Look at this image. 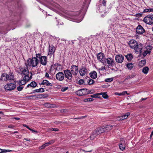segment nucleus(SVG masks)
Returning <instances> with one entry per match:
<instances>
[{
    "label": "nucleus",
    "instance_id": "45",
    "mask_svg": "<svg viewBox=\"0 0 153 153\" xmlns=\"http://www.w3.org/2000/svg\"><path fill=\"white\" fill-rule=\"evenodd\" d=\"M146 60L145 59H144L143 60H141L140 63V64L141 63V64H142V65H143L146 64Z\"/></svg>",
    "mask_w": 153,
    "mask_h": 153
},
{
    "label": "nucleus",
    "instance_id": "54",
    "mask_svg": "<svg viewBox=\"0 0 153 153\" xmlns=\"http://www.w3.org/2000/svg\"><path fill=\"white\" fill-rule=\"evenodd\" d=\"M45 76L46 78H49V75L48 73V72H46L45 73Z\"/></svg>",
    "mask_w": 153,
    "mask_h": 153
},
{
    "label": "nucleus",
    "instance_id": "56",
    "mask_svg": "<svg viewBox=\"0 0 153 153\" xmlns=\"http://www.w3.org/2000/svg\"><path fill=\"white\" fill-rule=\"evenodd\" d=\"M23 126L24 127H26L27 128H28L29 130L30 129V128L26 124H23Z\"/></svg>",
    "mask_w": 153,
    "mask_h": 153
},
{
    "label": "nucleus",
    "instance_id": "39",
    "mask_svg": "<svg viewBox=\"0 0 153 153\" xmlns=\"http://www.w3.org/2000/svg\"><path fill=\"white\" fill-rule=\"evenodd\" d=\"M93 99L92 98H88L85 99L84 100L85 102L87 101H92L93 100Z\"/></svg>",
    "mask_w": 153,
    "mask_h": 153
},
{
    "label": "nucleus",
    "instance_id": "5",
    "mask_svg": "<svg viewBox=\"0 0 153 153\" xmlns=\"http://www.w3.org/2000/svg\"><path fill=\"white\" fill-rule=\"evenodd\" d=\"M36 57L38 59V62L40 63L43 66L46 65L48 62L47 57L45 56H42L40 54H36Z\"/></svg>",
    "mask_w": 153,
    "mask_h": 153
},
{
    "label": "nucleus",
    "instance_id": "40",
    "mask_svg": "<svg viewBox=\"0 0 153 153\" xmlns=\"http://www.w3.org/2000/svg\"><path fill=\"white\" fill-rule=\"evenodd\" d=\"M44 105L45 107H48V108H50V107H51L50 104L49 103H45L44 104Z\"/></svg>",
    "mask_w": 153,
    "mask_h": 153
},
{
    "label": "nucleus",
    "instance_id": "44",
    "mask_svg": "<svg viewBox=\"0 0 153 153\" xmlns=\"http://www.w3.org/2000/svg\"><path fill=\"white\" fill-rule=\"evenodd\" d=\"M78 84L79 85H82L84 83V80L82 79H80L78 81Z\"/></svg>",
    "mask_w": 153,
    "mask_h": 153
},
{
    "label": "nucleus",
    "instance_id": "4",
    "mask_svg": "<svg viewBox=\"0 0 153 153\" xmlns=\"http://www.w3.org/2000/svg\"><path fill=\"white\" fill-rule=\"evenodd\" d=\"M28 67L26 66L23 68H21L20 69V70L22 75L24 76V77H27L29 79H31L32 77V74L29 72Z\"/></svg>",
    "mask_w": 153,
    "mask_h": 153
},
{
    "label": "nucleus",
    "instance_id": "51",
    "mask_svg": "<svg viewBox=\"0 0 153 153\" xmlns=\"http://www.w3.org/2000/svg\"><path fill=\"white\" fill-rule=\"evenodd\" d=\"M115 95H119V96H121L123 95L122 93H118V92H116L115 93Z\"/></svg>",
    "mask_w": 153,
    "mask_h": 153
},
{
    "label": "nucleus",
    "instance_id": "9",
    "mask_svg": "<svg viewBox=\"0 0 153 153\" xmlns=\"http://www.w3.org/2000/svg\"><path fill=\"white\" fill-rule=\"evenodd\" d=\"M64 73L65 77L67 79L71 80L73 78V75L71 72L70 70L68 69L64 70Z\"/></svg>",
    "mask_w": 153,
    "mask_h": 153
},
{
    "label": "nucleus",
    "instance_id": "52",
    "mask_svg": "<svg viewBox=\"0 0 153 153\" xmlns=\"http://www.w3.org/2000/svg\"><path fill=\"white\" fill-rule=\"evenodd\" d=\"M122 94L123 95H124L125 94H127V95H128L129 94L127 93V92L126 91H124L122 93Z\"/></svg>",
    "mask_w": 153,
    "mask_h": 153
},
{
    "label": "nucleus",
    "instance_id": "63",
    "mask_svg": "<svg viewBox=\"0 0 153 153\" xmlns=\"http://www.w3.org/2000/svg\"><path fill=\"white\" fill-rule=\"evenodd\" d=\"M2 152V150L0 149V153H1Z\"/></svg>",
    "mask_w": 153,
    "mask_h": 153
},
{
    "label": "nucleus",
    "instance_id": "28",
    "mask_svg": "<svg viewBox=\"0 0 153 153\" xmlns=\"http://www.w3.org/2000/svg\"><path fill=\"white\" fill-rule=\"evenodd\" d=\"M104 128L105 129V132H106L107 131L112 129V126L111 125H107L105 128Z\"/></svg>",
    "mask_w": 153,
    "mask_h": 153
},
{
    "label": "nucleus",
    "instance_id": "36",
    "mask_svg": "<svg viewBox=\"0 0 153 153\" xmlns=\"http://www.w3.org/2000/svg\"><path fill=\"white\" fill-rule=\"evenodd\" d=\"M100 95V94H96L93 95H91V97L92 98H97Z\"/></svg>",
    "mask_w": 153,
    "mask_h": 153
},
{
    "label": "nucleus",
    "instance_id": "26",
    "mask_svg": "<svg viewBox=\"0 0 153 153\" xmlns=\"http://www.w3.org/2000/svg\"><path fill=\"white\" fill-rule=\"evenodd\" d=\"M125 56L128 61H131L133 58V56L131 54H128Z\"/></svg>",
    "mask_w": 153,
    "mask_h": 153
},
{
    "label": "nucleus",
    "instance_id": "64",
    "mask_svg": "<svg viewBox=\"0 0 153 153\" xmlns=\"http://www.w3.org/2000/svg\"><path fill=\"white\" fill-rule=\"evenodd\" d=\"M0 114H3V112L2 111H0Z\"/></svg>",
    "mask_w": 153,
    "mask_h": 153
},
{
    "label": "nucleus",
    "instance_id": "60",
    "mask_svg": "<svg viewBox=\"0 0 153 153\" xmlns=\"http://www.w3.org/2000/svg\"><path fill=\"white\" fill-rule=\"evenodd\" d=\"M147 99V98H142V99H141V100H146V99Z\"/></svg>",
    "mask_w": 153,
    "mask_h": 153
},
{
    "label": "nucleus",
    "instance_id": "30",
    "mask_svg": "<svg viewBox=\"0 0 153 153\" xmlns=\"http://www.w3.org/2000/svg\"><path fill=\"white\" fill-rule=\"evenodd\" d=\"M149 68L148 67H144L143 69V72L145 74H147L148 72Z\"/></svg>",
    "mask_w": 153,
    "mask_h": 153
},
{
    "label": "nucleus",
    "instance_id": "6",
    "mask_svg": "<svg viewBox=\"0 0 153 153\" xmlns=\"http://www.w3.org/2000/svg\"><path fill=\"white\" fill-rule=\"evenodd\" d=\"M91 91L88 90L86 89H81L78 90L76 92V93L77 95L79 96H82L89 94H91Z\"/></svg>",
    "mask_w": 153,
    "mask_h": 153
},
{
    "label": "nucleus",
    "instance_id": "42",
    "mask_svg": "<svg viewBox=\"0 0 153 153\" xmlns=\"http://www.w3.org/2000/svg\"><path fill=\"white\" fill-rule=\"evenodd\" d=\"M49 131H58V129L57 128H51L49 129Z\"/></svg>",
    "mask_w": 153,
    "mask_h": 153
},
{
    "label": "nucleus",
    "instance_id": "1",
    "mask_svg": "<svg viewBox=\"0 0 153 153\" xmlns=\"http://www.w3.org/2000/svg\"><path fill=\"white\" fill-rule=\"evenodd\" d=\"M67 14L71 21L77 22H79L81 21L79 17V12H68Z\"/></svg>",
    "mask_w": 153,
    "mask_h": 153
},
{
    "label": "nucleus",
    "instance_id": "48",
    "mask_svg": "<svg viewBox=\"0 0 153 153\" xmlns=\"http://www.w3.org/2000/svg\"><path fill=\"white\" fill-rule=\"evenodd\" d=\"M105 67L104 66H102L100 68H99V70H101V71H104V70H105Z\"/></svg>",
    "mask_w": 153,
    "mask_h": 153
},
{
    "label": "nucleus",
    "instance_id": "50",
    "mask_svg": "<svg viewBox=\"0 0 153 153\" xmlns=\"http://www.w3.org/2000/svg\"><path fill=\"white\" fill-rule=\"evenodd\" d=\"M86 117V116H83L81 117H80L75 118H74V119H82L85 118Z\"/></svg>",
    "mask_w": 153,
    "mask_h": 153
},
{
    "label": "nucleus",
    "instance_id": "3",
    "mask_svg": "<svg viewBox=\"0 0 153 153\" xmlns=\"http://www.w3.org/2000/svg\"><path fill=\"white\" fill-rule=\"evenodd\" d=\"M129 46L131 48L134 49L136 52H141L142 48L138 45L136 41L134 40H131L128 43Z\"/></svg>",
    "mask_w": 153,
    "mask_h": 153
},
{
    "label": "nucleus",
    "instance_id": "57",
    "mask_svg": "<svg viewBox=\"0 0 153 153\" xmlns=\"http://www.w3.org/2000/svg\"><path fill=\"white\" fill-rule=\"evenodd\" d=\"M13 119H15L17 120H19L20 119V118L19 117H14L13 118Z\"/></svg>",
    "mask_w": 153,
    "mask_h": 153
},
{
    "label": "nucleus",
    "instance_id": "24",
    "mask_svg": "<svg viewBox=\"0 0 153 153\" xmlns=\"http://www.w3.org/2000/svg\"><path fill=\"white\" fill-rule=\"evenodd\" d=\"M41 84L45 85L47 86H52V84L50 83L48 81L46 80H43Z\"/></svg>",
    "mask_w": 153,
    "mask_h": 153
},
{
    "label": "nucleus",
    "instance_id": "59",
    "mask_svg": "<svg viewBox=\"0 0 153 153\" xmlns=\"http://www.w3.org/2000/svg\"><path fill=\"white\" fill-rule=\"evenodd\" d=\"M35 96H36L35 95H31L30 96H29L28 97H35Z\"/></svg>",
    "mask_w": 153,
    "mask_h": 153
},
{
    "label": "nucleus",
    "instance_id": "7",
    "mask_svg": "<svg viewBox=\"0 0 153 153\" xmlns=\"http://www.w3.org/2000/svg\"><path fill=\"white\" fill-rule=\"evenodd\" d=\"M143 21L147 24L151 25L153 23V17L152 16L147 15L144 18Z\"/></svg>",
    "mask_w": 153,
    "mask_h": 153
},
{
    "label": "nucleus",
    "instance_id": "15",
    "mask_svg": "<svg viewBox=\"0 0 153 153\" xmlns=\"http://www.w3.org/2000/svg\"><path fill=\"white\" fill-rule=\"evenodd\" d=\"M136 32L139 34H142L145 32V30L141 25H139L136 28Z\"/></svg>",
    "mask_w": 153,
    "mask_h": 153
},
{
    "label": "nucleus",
    "instance_id": "37",
    "mask_svg": "<svg viewBox=\"0 0 153 153\" xmlns=\"http://www.w3.org/2000/svg\"><path fill=\"white\" fill-rule=\"evenodd\" d=\"M150 53V51H145L143 53V55L144 56H146L147 54L148 53Z\"/></svg>",
    "mask_w": 153,
    "mask_h": 153
},
{
    "label": "nucleus",
    "instance_id": "33",
    "mask_svg": "<svg viewBox=\"0 0 153 153\" xmlns=\"http://www.w3.org/2000/svg\"><path fill=\"white\" fill-rule=\"evenodd\" d=\"M102 94V97L104 98H107L108 97V95L105 93H101L100 94V95Z\"/></svg>",
    "mask_w": 153,
    "mask_h": 153
},
{
    "label": "nucleus",
    "instance_id": "32",
    "mask_svg": "<svg viewBox=\"0 0 153 153\" xmlns=\"http://www.w3.org/2000/svg\"><path fill=\"white\" fill-rule=\"evenodd\" d=\"M119 148L122 151L124 150L125 148V146L124 144H120L119 145Z\"/></svg>",
    "mask_w": 153,
    "mask_h": 153
},
{
    "label": "nucleus",
    "instance_id": "58",
    "mask_svg": "<svg viewBox=\"0 0 153 153\" xmlns=\"http://www.w3.org/2000/svg\"><path fill=\"white\" fill-rule=\"evenodd\" d=\"M150 12H153V8H150Z\"/></svg>",
    "mask_w": 153,
    "mask_h": 153
},
{
    "label": "nucleus",
    "instance_id": "27",
    "mask_svg": "<svg viewBox=\"0 0 153 153\" xmlns=\"http://www.w3.org/2000/svg\"><path fill=\"white\" fill-rule=\"evenodd\" d=\"M44 89L43 88H40L39 89L34 90L33 91V93L35 92H44Z\"/></svg>",
    "mask_w": 153,
    "mask_h": 153
},
{
    "label": "nucleus",
    "instance_id": "41",
    "mask_svg": "<svg viewBox=\"0 0 153 153\" xmlns=\"http://www.w3.org/2000/svg\"><path fill=\"white\" fill-rule=\"evenodd\" d=\"M24 87L22 86H19L17 87V89L18 91H21L23 89Z\"/></svg>",
    "mask_w": 153,
    "mask_h": 153
},
{
    "label": "nucleus",
    "instance_id": "19",
    "mask_svg": "<svg viewBox=\"0 0 153 153\" xmlns=\"http://www.w3.org/2000/svg\"><path fill=\"white\" fill-rule=\"evenodd\" d=\"M107 63L110 66H112L114 65V59L110 57L106 59Z\"/></svg>",
    "mask_w": 153,
    "mask_h": 153
},
{
    "label": "nucleus",
    "instance_id": "61",
    "mask_svg": "<svg viewBox=\"0 0 153 153\" xmlns=\"http://www.w3.org/2000/svg\"><path fill=\"white\" fill-rule=\"evenodd\" d=\"M13 133H18V131H15L14 132H13Z\"/></svg>",
    "mask_w": 153,
    "mask_h": 153
},
{
    "label": "nucleus",
    "instance_id": "35",
    "mask_svg": "<svg viewBox=\"0 0 153 153\" xmlns=\"http://www.w3.org/2000/svg\"><path fill=\"white\" fill-rule=\"evenodd\" d=\"M134 77V75H128L126 76L125 79V80H128L131 78H132Z\"/></svg>",
    "mask_w": 153,
    "mask_h": 153
},
{
    "label": "nucleus",
    "instance_id": "29",
    "mask_svg": "<svg viewBox=\"0 0 153 153\" xmlns=\"http://www.w3.org/2000/svg\"><path fill=\"white\" fill-rule=\"evenodd\" d=\"M126 66L128 69L130 70H131L132 68L134 66L131 63L127 64H126Z\"/></svg>",
    "mask_w": 153,
    "mask_h": 153
},
{
    "label": "nucleus",
    "instance_id": "49",
    "mask_svg": "<svg viewBox=\"0 0 153 153\" xmlns=\"http://www.w3.org/2000/svg\"><path fill=\"white\" fill-rule=\"evenodd\" d=\"M120 144H125V141L123 138H121L120 140Z\"/></svg>",
    "mask_w": 153,
    "mask_h": 153
},
{
    "label": "nucleus",
    "instance_id": "62",
    "mask_svg": "<svg viewBox=\"0 0 153 153\" xmlns=\"http://www.w3.org/2000/svg\"><path fill=\"white\" fill-rule=\"evenodd\" d=\"M92 151V150H90V151H85V152H91Z\"/></svg>",
    "mask_w": 153,
    "mask_h": 153
},
{
    "label": "nucleus",
    "instance_id": "20",
    "mask_svg": "<svg viewBox=\"0 0 153 153\" xmlns=\"http://www.w3.org/2000/svg\"><path fill=\"white\" fill-rule=\"evenodd\" d=\"M87 72V69L85 68H82L79 70V72L81 76H83L85 75Z\"/></svg>",
    "mask_w": 153,
    "mask_h": 153
},
{
    "label": "nucleus",
    "instance_id": "43",
    "mask_svg": "<svg viewBox=\"0 0 153 153\" xmlns=\"http://www.w3.org/2000/svg\"><path fill=\"white\" fill-rule=\"evenodd\" d=\"M68 88V87H64L62 88L61 89V91L64 92Z\"/></svg>",
    "mask_w": 153,
    "mask_h": 153
},
{
    "label": "nucleus",
    "instance_id": "16",
    "mask_svg": "<svg viewBox=\"0 0 153 153\" xmlns=\"http://www.w3.org/2000/svg\"><path fill=\"white\" fill-rule=\"evenodd\" d=\"M55 48L54 46L51 45V46H49L48 55L52 56L53 55V54L55 52Z\"/></svg>",
    "mask_w": 153,
    "mask_h": 153
},
{
    "label": "nucleus",
    "instance_id": "12",
    "mask_svg": "<svg viewBox=\"0 0 153 153\" xmlns=\"http://www.w3.org/2000/svg\"><path fill=\"white\" fill-rule=\"evenodd\" d=\"M16 87L15 84L9 83L7 84L4 86V88L7 90H12L14 89Z\"/></svg>",
    "mask_w": 153,
    "mask_h": 153
},
{
    "label": "nucleus",
    "instance_id": "53",
    "mask_svg": "<svg viewBox=\"0 0 153 153\" xmlns=\"http://www.w3.org/2000/svg\"><path fill=\"white\" fill-rule=\"evenodd\" d=\"M95 134H91V136H90V139H94V137H95L94 136Z\"/></svg>",
    "mask_w": 153,
    "mask_h": 153
},
{
    "label": "nucleus",
    "instance_id": "8",
    "mask_svg": "<svg viewBox=\"0 0 153 153\" xmlns=\"http://www.w3.org/2000/svg\"><path fill=\"white\" fill-rule=\"evenodd\" d=\"M97 57V59L100 62L104 64L106 63V59L104 58V54L102 53H100L98 54Z\"/></svg>",
    "mask_w": 153,
    "mask_h": 153
},
{
    "label": "nucleus",
    "instance_id": "25",
    "mask_svg": "<svg viewBox=\"0 0 153 153\" xmlns=\"http://www.w3.org/2000/svg\"><path fill=\"white\" fill-rule=\"evenodd\" d=\"M13 80L14 82H15V80L14 79V76L11 74H7V80Z\"/></svg>",
    "mask_w": 153,
    "mask_h": 153
},
{
    "label": "nucleus",
    "instance_id": "11",
    "mask_svg": "<svg viewBox=\"0 0 153 153\" xmlns=\"http://www.w3.org/2000/svg\"><path fill=\"white\" fill-rule=\"evenodd\" d=\"M64 74L62 72H59L56 74V79L59 81L63 80L64 78Z\"/></svg>",
    "mask_w": 153,
    "mask_h": 153
},
{
    "label": "nucleus",
    "instance_id": "18",
    "mask_svg": "<svg viewBox=\"0 0 153 153\" xmlns=\"http://www.w3.org/2000/svg\"><path fill=\"white\" fill-rule=\"evenodd\" d=\"M105 132V129L104 128L99 127L95 130L94 133L95 134H100Z\"/></svg>",
    "mask_w": 153,
    "mask_h": 153
},
{
    "label": "nucleus",
    "instance_id": "38",
    "mask_svg": "<svg viewBox=\"0 0 153 153\" xmlns=\"http://www.w3.org/2000/svg\"><path fill=\"white\" fill-rule=\"evenodd\" d=\"M94 82V80L92 79H90L88 82V84L89 85H91L93 84Z\"/></svg>",
    "mask_w": 153,
    "mask_h": 153
},
{
    "label": "nucleus",
    "instance_id": "21",
    "mask_svg": "<svg viewBox=\"0 0 153 153\" xmlns=\"http://www.w3.org/2000/svg\"><path fill=\"white\" fill-rule=\"evenodd\" d=\"M90 77L93 79H96L97 76V72L95 71H93L90 73Z\"/></svg>",
    "mask_w": 153,
    "mask_h": 153
},
{
    "label": "nucleus",
    "instance_id": "23",
    "mask_svg": "<svg viewBox=\"0 0 153 153\" xmlns=\"http://www.w3.org/2000/svg\"><path fill=\"white\" fill-rule=\"evenodd\" d=\"M37 84L35 81L32 82L30 84H28L27 86V88H29V87H31L34 88L37 86Z\"/></svg>",
    "mask_w": 153,
    "mask_h": 153
},
{
    "label": "nucleus",
    "instance_id": "2",
    "mask_svg": "<svg viewBox=\"0 0 153 153\" xmlns=\"http://www.w3.org/2000/svg\"><path fill=\"white\" fill-rule=\"evenodd\" d=\"M38 63L36 54L35 57H33L32 59L29 58L25 63V65L27 67H35L37 66Z\"/></svg>",
    "mask_w": 153,
    "mask_h": 153
},
{
    "label": "nucleus",
    "instance_id": "14",
    "mask_svg": "<svg viewBox=\"0 0 153 153\" xmlns=\"http://www.w3.org/2000/svg\"><path fill=\"white\" fill-rule=\"evenodd\" d=\"M124 59V56L121 55H117L115 56V60L118 63H122Z\"/></svg>",
    "mask_w": 153,
    "mask_h": 153
},
{
    "label": "nucleus",
    "instance_id": "22",
    "mask_svg": "<svg viewBox=\"0 0 153 153\" xmlns=\"http://www.w3.org/2000/svg\"><path fill=\"white\" fill-rule=\"evenodd\" d=\"M7 74L5 73H3L1 76V80L3 81H7Z\"/></svg>",
    "mask_w": 153,
    "mask_h": 153
},
{
    "label": "nucleus",
    "instance_id": "17",
    "mask_svg": "<svg viewBox=\"0 0 153 153\" xmlns=\"http://www.w3.org/2000/svg\"><path fill=\"white\" fill-rule=\"evenodd\" d=\"M54 142V141L53 140H51L50 142L47 143H46L45 144L42 145V146L39 147V149L40 150L43 149H45L46 147L48 146Z\"/></svg>",
    "mask_w": 153,
    "mask_h": 153
},
{
    "label": "nucleus",
    "instance_id": "47",
    "mask_svg": "<svg viewBox=\"0 0 153 153\" xmlns=\"http://www.w3.org/2000/svg\"><path fill=\"white\" fill-rule=\"evenodd\" d=\"M150 8L145 9L144 10L143 12H144V13L149 12H150Z\"/></svg>",
    "mask_w": 153,
    "mask_h": 153
},
{
    "label": "nucleus",
    "instance_id": "55",
    "mask_svg": "<svg viewBox=\"0 0 153 153\" xmlns=\"http://www.w3.org/2000/svg\"><path fill=\"white\" fill-rule=\"evenodd\" d=\"M102 3L104 6H105L106 4L105 0H103Z\"/></svg>",
    "mask_w": 153,
    "mask_h": 153
},
{
    "label": "nucleus",
    "instance_id": "31",
    "mask_svg": "<svg viewBox=\"0 0 153 153\" xmlns=\"http://www.w3.org/2000/svg\"><path fill=\"white\" fill-rule=\"evenodd\" d=\"M130 115V113L128 112L126 113L125 114L121 116L122 120L126 119Z\"/></svg>",
    "mask_w": 153,
    "mask_h": 153
},
{
    "label": "nucleus",
    "instance_id": "10",
    "mask_svg": "<svg viewBox=\"0 0 153 153\" xmlns=\"http://www.w3.org/2000/svg\"><path fill=\"white\" fill-rule=\"evenodd\" d=\"M70 71L74 76L76 75L78 73V66L75 65H72L70 68Z\"/></svg>",
    "mask_w": 153,
    "mask_h": 153
},
{
    "label": "nucleus",
    "instance_id": "13",
    "mask_svg": "<svg viewBox=\"0 0 153 153\" xmlns=\"http://www.w3.org/2000/svg\"><path fill=\"white\" fill-rule=\"evenodd\" d=\"M30 79L27 77H24L23 79L19 81L18 84L19 85H24Z\"/></svg>",
    "mask_w": 153,
    "mask_h": 153
},
{
    "label": "nucleus",
    "instance_id": "46",
    "mask_svg": "<svg viewBox=\"0 0 153 153\" xmlns=\"http://www.w3.org/2000/svg\"><path fill=\"white\" fill-rule=\"evenodd\" d=\"M30 130L32 131V133H39V131L35 130H33V129H31V128H30Z\"/></svg>",
    "mask_w": 153,
    "mask_h": 153
},
{
    "label": "nucleus",
    "instance_id": "34",
    "mask_svg": "<svg viewBox=\"0 0 153 153\" xmlns=\"http://www.w3.org/2000/svg\"><path fill=\"white\" fill-rule=\"evenodd\" d=\"M113 79L112 78H108L105 79V81L106 82H110L113 80Z\"/></svg>",
    "mask_w": 153,
    "mask_h": 153
}]
</instances>
